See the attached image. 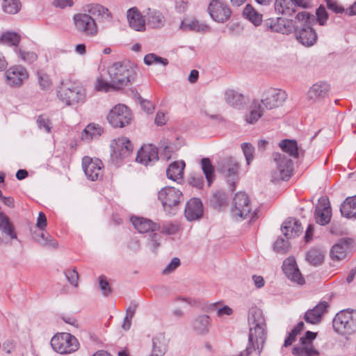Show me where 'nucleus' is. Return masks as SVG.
I'll return each mask as SVG.
<instances>
[{
	"label": "nucleus",
	"instance_id": "nucleus-15",
	"mask_svg": "<svg viewBox=\"0 0 356 356\" xmlns=\"http://www.w3.org/2000/svg\"><path fill=\"white\" fill-rule=\"evenodd\" d=\"M207 10L211 18L218 23L227 22L232 15L230 8L225 1H210Z\"/></svg>",
	"mask_w": 356,
	"mask_h": 356
},
{
	"label": "nucleus",
	"instance_id": "nucleus-29",
	"mask_svg": "<svg viewBox=\"0 0 356 356\" xmlns=\"http://www.w3.org/2000/svg\"><path fill=\"white\" fill-rule=\"evenodd\" d=\"M127 17L131 29L136 31L145 30V20L137 8H131L129 9Z\"/></svg>",
	"mask_w": 356,
	"mask_h": 356
},
{
	"label": "nucleus",
	"instance_id": "nucleus-24",
	"mask_svg": "<svg viewBox=\"0 0 356 356\" xmlns=\"http://www.w3.org/2000/svg\"><path fill=\"white\" fill-rule=\"evenodd\" d=\"M353 242V240L349 238H341L339 243L332 246L330 250L332 259L337 261L343 259L351 248Z\"/></svg>",
	"mask_w": 356,
	"mask_h": 356
},
{
	"label": "nucleus",
	"instance_id": "nucleus-10",
	"mask_svg": "<svg viewBox=\"0 0 356 356\" xmlns=\"http://www.w3.org/2000/svg\"><path fill=\"white\" fill-rule=\"evenodd\" d=\"M73 22L75 29L81 34L88 37H95L98 34L99 29L95 19L86 12L75 14Z\"/></svg>",
	"mask_w": 356,
	"mask_h": 356
},
{
	"label": "nucleus",
	"instance_id": "nucleus-49",
	"mask_svg": "<svg viewBox=\"0 0 356 356\" xmlns=\"http://www.w3.org/2000/svg\"><path fill=\"white\" fill-rule=\"evenodd\" d=\"M19 57L25 63H32L38 58V56L33 51H26L22 49H16Z\"/></svg>",
	"mask_w": 356,
	"mask_h": 356
},
{
	"label": "nucleus",
	"instance_id": "nucleus-12",
	"mask_svg": "<svg viewBox=\"0 0 356 356\" xmlns=\"http://www.w3.org/2000/svg\"><path fill=\"white\" fill-rule=\"evenodd\" d=\"M286 93L280 89L270 88L265 90L259 99L266 110H273L284 104Z\"/></svg>",
	"mask_w": 356,
	"mask_h": 356
},
{
	"label": "nucleus",
	"instance_id": "nucleus-36",
	"mask_svg": "<svg viewBox=\"0 0 356 356\" xmlns=\"http://www.w3.org/2000/svg\"><path fill=\"white\" fill-rule=\"evenodd\" d=\"M103 133V129L99 124L90 123L83 129L81 133V140L85 142L98 138Z\"/></svg>",
	"mask_w": 356,
	"mask_h": 356
},
{
	"label": "nucleus",
	"instance_id": "nucleus-18",
	"mask_svg": "<svg viewBox=\"0 0 356 356\" xmlns=\"http://www.w3.org/2000/svg\"><path fill=\"white\" fill-rule=\"evenodd\" d=\"M282 270L291 281L300 285L305 283V279L302 276L293 257H289L284 261Z\"/></svg>",
	"mask_w": 356,
	"mask_h": 356
},
{
	"label": "nucleus",
	"instance_id": "nucleus-1",
	"mask_svg": "<svg viewBox=\"0 0 356 356\" xmlns=\"http://www.w3.org/2000/svg\"><path fill=\"white\" fill-rule=\"evenodd\" d=\"M306 1H275V10L278 14L291 16L297 13L295 19L283 18L282 34L289 35L296 33L299 29L300 22L309 18V14L307 11H298L300 7H305Z\"/></svg>",
	"mask_w": 356,
	"mask_h": 356
},
{
	"label": "nucleus",
	"instance_id": "nucleus-11",
	"mask_svg": "<svg viewBox=\"0 0 356 356\" xmlns=\"http://www.w3.org/2000/svg\"><path fill=\"white\" fill-rule=\"evenodd\" d=\"M111 147L113 149L111 161L116 166L119 165L124 159L128 157L133 150L131 142L125 137L114 140Z\"/></svg>",
	"mask_w": 356,
	"mask_h": 356
},
{
	"label": "nucleus",
	"instance_id": "nucleus-40",
	"mask_svg": "<svg viewBox=\"0 0 356 356\" xmlns=\"http://www.w3.org/2000/svg\"><path fill=\"white\" fill-rule=\"evenodd\" d=\"M210 320L207 315L199 316L193 322L194 330L200 334L208 332Z\"/></svg>",
	"mask_w": 356,
	"mask_h": 356
},
{
	"label": "nucleus",
	"instance_id": "nucleus-43",
	"mask_svg": "<svg viewBox=\"0 0 356 356\" xmlns=\"http://www.w3.org/2000/svg\"><path fill=\"white\" fill-rule=\"evenodd\" d=\"M323 254L319 249H311L306 256V259L309 264L313 266L320 265L323 260Z\"/></svg>",
	"mask_w": 356,
	"mask_h": 356
},
{
	"label": "nucleus",
	"instance_id": "nucleus-53",
	"mask_svg": "<svg viewBox=\"0 0 356 356\" xmlns=\"http://www.w3.org/2000/svg\"><path fill=\"white\" fill-rule=\"evenodd\" d=\"M37 124L40 129H44L47 133L51 132V123L47 118L39 115L37 118Z\"/></svg>",
	"mask_w": 356,
	"mask_h": 356
},
{
	"label": "nucleus",
	"instance_id": "nucleus-50",
	"mask_svg": "<svg viewBox=\"0 0 356 356\" xmlns=\"http://www.w3.org/2000/svg\"><path fill=\"white\" fill-rule=\"evenodd\" d=\"M38 242L42 246L56 248L58 243L50 236L41 233L39 235V238L37 239Z\"/></svg>",
	"mask_w": 356,
	"mask_h": 356
},
{
	"label": "nucleus",
	"instance_id": "nucleus-45",
	"mask_svg": "<svg viewBox=\"0 0 356 356\" xmlns=\"http://www.w3.org/2000/svg\"><path fill=\"white\" fill-rule=\"evenodd\" d=\"M95 88L97 90L100 92H108L110 90H118V88H115V87L113 85V82L107 81L104 80L102 77H99L97 79Z\"/></svg>",
	"mask_w": 356,
	"mask_h": 356
},
{
	"label": "nucleus",
	"instance_id": "nucleus-62",
	"mask_svg": "<svg viewBox=\"0 0 356 356\" xmlns=\"http://www.w3.org/2000/svg\"><path fill=\"white\" fill-rule=\"evenodd\" d=\"M36 225L41 230L45 229L47 227V218L43 212L39 213Z\"/></svg>",
	"mask_w": 356,
	"mask_h": 356
},
{
	"label": "nucleus",
	"instance_id": "nucleus-21",
	"mask_svg": "<svg viewBox=\"0 0 356 356\" xmlns=\"http://www.w3.org/2000/svg\"><path fill=\"white\" fill-rule=\"evenodd\" d=\"M328 303L325 300L321 301L313 309L307 310L304 315V320L310 324H318L321 321L322 316L327 312Z\"/></svg>",
	"mask_w": 356,
	"mask_h": 356
},
{
	"label": "nucleus",
	"instance_id": "nucleus-31",
	"mask_svg": "<svg viewBox=\"0 0 356 356\" xmlns=\"http://www.w3.org/2000/svg\"><path fill=\"white\" fill-rule=\"evenodd\" d=\"M179 29L184 31H195L197 33H207L211 31V27L204 22L196 19L182 20Z\"/></svg>",
	"mask_w": 356,
	"mask_h": 356
},
{
	"label": "nucleus",
	"instance_id": "nucleus-13",
	"mask_svg": "<svg viewBox=\"0 0 356 356\" xmlns=\"http://www.w3.org/2000/svg\"><path fill=\"white\" fill-rule=\"evenodd\" d=\"M107 119L113 127H123L130 123L131 113L125 105L118 104L111 110Z\"/></svg>",
	"mask_w": 356,
	"mask_h": 356
},
{
	"label": "nucleus",
	"instance_id": "nucleus-5",
	"mask_svg": "<svg viewBox=\"0 0 356 356\" xmlns=\"http://www.w3.org/2000/svg\"><path fill=\"white\" fill-rule=\"evenodd\" d=\"M50 343L53 350L62 355L71 354L79 348L77 339L68 332L56 334L51 338Z\"/></svg>",
	"mask_w": 356,
	"mask_h": 356
},
{
	"label": "nucleus",
	"instance_id": "nucleus-37",
	"mask_svg": "<svg viewBox=\"0 0 356 356\" xmlns=\"http://www.w3.org/2000/svg\"><path fill=\"white\" fill-rule=\"evenodd\" d=\"M296 356H316L318 352L314 348L313 344L300 341L292 350Z\"/></svg>",
	"mask_w": 356,
	"mask_h": 356
},
{
	"label": "nucleus",
	"instance_id": "nucleus-51",
	"mask_svg": "<svg viewBox=\"0 0 356 356\" xmlns=\"http://www.w3.org/2000/svg\"><path fill=\"white\" fill-rule=\"evenodd\" d=\"M241 148L243 149L244 156L246 159V162L248 165H250V162L252 161L254 158V147L248 143H244L241 145Z\"/></svg>",
	"mask_w": 356,
	"mask_h": 356
},
{
	"label": "nucleus",
	"instance_id": "nucleus-33",
	"mask_svg": "<svg viewBox=\"0 0 356 356\" xmlns=\"http://www.w3.org/2000/svg\"><path fill=\"white\" fill-rule=\"evenodd\" d=\"M340 212L346 218L356 219V195L346 198L340 206Z\"/></svg>",
	"mask_w": 356,
	"mask_h": 356
},
{
	"label": "nucleus",
	"instance_id": "nucleus-4",
	"mask_svg": "<svg viewBox=\"0 0 356 356\" xmlns=\"http://www.w3.org/2000/svg\"><path fill=\"white\" fill-rule=\"evenodd\" d=\"M58 97L67 106L82 104L86 99V90L79 83H67L60 88Z\"/></svg>",
	"mask_w": 356,
	"mask_h": 356
},
{
	"label": "nucleus",
	"instance_id": "nucleus-55",
	"mask_svg": "<svg viewBox=\"0 0 356 356\" xmlns=\"http://www.w3.org/2000/svg\"><path fill=\"white\" fill-rule=\"evenodd\" d=\"M65 275L71 285L75 287L78 286L79 274L75 269H67L65 271Z\"/></svg>",
	"mask_w": 356,
	"mask_h": 356
},
{
	"label": "nucleus",
	"instance_id": "nucleus-56",
	"mask_svg": "<svg viewBox=\"0 0 356 356\" xmlns=\"http://www.w3.org/2000/svg\"><path fill=\"white\" fill-rule=\"evenodd\" d=\"M273 248L278 253H285L289 248V243L283 238H278L275 242Z\"/></svg>",
	"mask_w": 356,
	"mask_h": 356
},
{
	"label": "nucleus",
	"instance_id": "nucleus-30",
	"mask_svg": "<svg viewBox=\"0 0 356 356\" xmlns=\"http://www.w3.org/2000/svg\"><path fill=\"white\" fill-rule=\"evenodd\" d=\"M225 101L229 106L237 109H242L246 104L245 96L232 89L225 90Z\"/></svg>",
	"mask_w": 356,
	"mask_h": 356
},
{
	"label": "nucleus",
	"instance_id": "nucleus-14",
	"mask_svg": "<svg viewBox=\"0 0 356 356\" xmlns=\"http://www.w3.org/2000/svg\"><path fill=\"white\" fill-rule=\"evenodd\" d=\"M297 40L302 45L311 47L314 45L317 39L315 30L311 26L309 17L299 24V29L296 31Z\"/></svg>",
	"mask_w": 356,
	"mask_h": 356
},
{
	"label": "nucleus",
	"instance_id": "nucleus-60",
	"mask_svg": "<svg viewBox=\"0 0 356 356\" xmlns=\"http://www.w3.org/2000/svg\"><path fill=\"white\" fill-rule=\"evenodd\" d=\"M282 22L283 18L277 17L275 20H273L270 22L269 28L273 32L282 33Z\"/></svg>",
	"mask_w": 356,
	"mask_h": 356
},
{
	"label": "nucleus",
	"instance_id": "nucleus-39",
	"mask_svg": "<svg viewBox=\"0 0 356 356\" xmlns=\"http://www.w3.org/2000/svg\"><path fill=\"white\" fill-rule=\"evenodd\" d=\"M166 345L163 334H159L152 339V352L150 356H163Z\"/></svg>",
	"mask_w": 356,
	"mask_h": 356
},
{
	"label": "nucleus",
	"instance_id": "nucleus-34",
	"mask_svg": "<svg viewBox=\"0 0 356 356\" xmlns=\"http://www.w3.org/2000/svg\"><path fill=\"white\" fill-rule=\"evenodd\" d=\"M184 168L185 163L182 161L172 163L166 170L167 177L172 181H178L183 177Z\"/></svg>",
	"mask_w": 356,
	"mask_h": 356
},
{
	"label": "nucleus",
	"instance_id": "nucleus-9",
	"mask_svg": "<svg viewBox=\"0 0 356 356\" xmlns=\"http://www.w3.org/2000/svg\"><path fill=\"white\" fill-rule=\"evenodd\" d=\"M158 198L161 202L165 212L168 214H174L173 209L183 201L182 193L174 187L167 186L163 188L158 193Z\"/></svg>",
	"mask_w": 356,
	"mask_h": 356
},
{
	"label": "nucleus",
	"instance_id": "nucleus-63",
	"mask_svg": "<svg viewBox=\"0 0 356 356\" xmlns=\"http://www.w3.org/2000/svg\"><path fill=\"white\" fill-rule=\"evenodd\" d=\"M316 333L311 331H307L305 335L300 339V341L312 344V341L316 338Z\"/></svg>",
	"mask_w": 356,
	"mask_h": 356
},
{
	"label": "nucleus",
	"instance_id": "nucleus-47",
	"mask_svg": "<svg viewBox=\"0 0 356 356\" xmlns=\"http://www.w3.org/2000/svg\"><path fill=\"white\" fill-rule=\"evenodd\" d=\"M22 8L21 1H3V10L10 15L17 13Z\"/></svg>",
	"mask_w": 356,
	"mask_h": 356
},
{
	"label": "nucleus",
	"instance_id": "nucleus-54",
	"mask_svg": "<svg viewBox=\"0 0 356 356\" xmlns=\"http://www.w3.org/2000/svg\"><path fill=\"white\" fill-rule=\"evenodd\" d=\"M161 232L168 235H173L178 232L179 225L175 223L168 222L163 224L161 227Z\"/></svg>",
	"mask_w": 356,
	"mask_h": 356
},
{
	"label": "nucleus",
	"instance_id": "nucleus-41",
	"mask_svg": "<svg viewBox=\"0 0 356 356\" xmlns=\"http://www.w3.org/2000/svg\"><path fill=\"white\" fill-rule=\"evenodd\" d=\"M202 171L207 179L208 186H210L215 179L214 169L208 158H204L201 161Z\"/></svg>",
	"mask_w": 356,
	"mask_h": 356
},
{
	"label": "nucleus",
	"instance_id": "nucleus-25",
	"mask_svg": "<svg viewBox=\"0 0 356 356\" xmlns=\"http://www.w3.org/2000/svg\"><path fill=\"white\" fill-rule=\"evenodd\" d=\"M265 110L266 108L259 99L252 100L245 116V121L249 124L256 123L263 116Z\"/></svg>",
	"mask_w": 356,
	"mask_h": 356
},
{
	"label": "nucleus",
	"instance_id": "nucleus-38",
	"mask_svg": "<svg viewBox=\"0 0 356 356\" xmlns=\"http://www.w3.org/2000/svg\"><path fill=\"white\" fill-rule=\"evenodd\" d=\"M243 17L255 26L262 22V15L257 12L250 4H247L243 10Z\"/></svg>",
	"mask_w": 356,
	"mask_h": 356
},
{
	"label": "nucleus",
	"instance_id": "nucleus-59",
	"mask_svg": "<svg viewBox=\"0 0 356 356\" xmlns=\"http://www.w3.org/2000/svg\"><path fill=\"white\" fill-rule=\"evenodd\" d=\"M180 265V260L177 257H174L171 261L163 270V274H170L177 268Z\"/></svg>",
	"mask_w": 356,
	"mask_h": 356
},
{
	"label": "nucleus",
	"instance_id": "nucleus-23",
	"mask_svg": "<svg viewBox=\"0 0 356 356\" xmlns=\"http://www.w3.org/2000/svg\"><path fill=\"white\" fill-rule=\"evenodd\" d=\"M184 215L188 221H194L202 218L203 205L197 198H192L186 203Z\"/></svg>",
	"mask_w": 356,
	"mask_h": 356
},
{
	"label": "nucleus",
	"instance_id": "nucleus-26",
	"mask_svg": "<svg viewBox=\"0 0 356 356\" xmlns=\"http://www.w3.org/2000/svg\"><path fill=\"white\" fill-rule=\"evenodd\" d=\"M239 170V165L238 162L232 159L229 158L226 161V164L222 168V172L227 177V181L230 185V190L234 191L235 190V182L238 179V172Z\"/></svg>",
	"mask_w": 356,
	"mask_h": 356
},
{
	"label": "nucleus",
	"instance_id": "nucleus-22",
	"mask_svg": "<svg viewBox=\"0 0 356 356\" xmlns=\"http://www.w3.org/2000/svg\"><path fill=\"white\" fill-rule=\"evenodd\" d=\"M29 76L26 70L21 66H14L6 72V78L9 85L19 86Z\"/></svg>",
	"mask_w": 356,
	"mask_h": 356
},
{
	"label": "nucleus",
	"instance_id": "nucleus-19",
	"mask_svg": "<svg viewBox=\"0 0 356 356\" xmlns=\"http://www.w3.org/2000/svg\"><path fill=\"white\" fill-rule=\"evenodd\" d=\"M89 15L99 22H109L112 20V15L108 8L99 3H90L85 8Z\"/></svg>",
	"mask_w": 356,
	"mask_h": 356
},
{
	"label": "nucleus",
	"instance_id": "nucleus-20",
	"mask_svg": "<svg viewBox=\"0 0 356 356\" xmlns=\"http://www.w3.org/2000/svg\"><path fill=\"white\" fill-rule=\"evenodd\" d=\"M314 217L316 222L321 225L328 224L331 219V207L328 199L321 198L316 205Z\"/></svg>",
	"mask_w": 356,
	"mask_h": 356
},
{
	"label": "nucleus",
	"instance_id": "nucleus-35",
	"mask_svg": "<svg viewBox=\"0 0 356 356\" xmlns=\"http://www.w3.org/2000/svg\"><path fill=\"white\" fill-rule=\"evenodd\" d=\"M146 17L147 24L153 29H159L165 25V17L158 10L148 8Z\"/></svg>",
	"mask_w": 356,
	"mask_h": 356
},
{
	"label": "nucleus",
	"instance_id": "nucleus-57",
	"mask_svg": "<svg viewBox=\"0 0 356 356\" xmlns=\"http://www.w3.org/2000/svg\"><path fill=\"white\" fill-rule=\"evenodd\" d=\"M188 183L193 187L202 188L204 184V178L201 175L194 174L189 177Z\"/></svg>",
	"mask_w": 356,
	"mask_h": 356
},
{
	"label": "nucleus",
	"instance_id": "nucleus-58",
	"mask_svg": "<svg viewBox=\"0 0 356 356\" xmlns=\"http://www.w3.org/2000/svg\"><path fill=\"white\" fill-rule=\"evenodd\" d=\"M99 289H101L102 294L104 296H107L111 293V289L109 286L108 281L106 280V277L103 275L99 277Z\"/></svg>",
	"mask_w": 356,
	"mask_h": 356
},
{
	"label": "nucleus",
	"instance_id": "nucleus-28",
	"mask_svg": "<svg viewBox=\"0 0 356 356\" xmlns=\"http://www.w3.org/2000/svg\"><path fill=\"white\" fill-rule=\"evenodd\" d=\"M281 231L286 238H291L299 236L302 232V227L298 220L289 218L282 223Z\"/></svg>",
	"mask_w": 356,
	"mask_h": 356
},
{
	"label": "nucleus",
	"instance_id": "nucleus-64",
	"mask_svg": "<svg viewBox=\"0 0 356 356\" xmlns=\"http://www.w3.org/2000/svg\"><path fill=\"white\" fill-rule=\"evenodd\" d=\"M298 335L297 333L293 332V330H291L289 333L288 337L284 340V346L287 347L291 346L293 342L295 341L296 336Z\"/></svg>",
	"mask_w": 356,
	"mask_h": 356
},
{
	"label": "nucleus",
	"instance_id": "nucleus-32",
	"mask_svg": "<svg viewBox=\"0 0 356 356\" xmlns=\"http://www.w3.org/2000/svg\"><path fill=\"white\" fill-rule=\"evenodd\" d=\"M279 146L283 152L293 158H298L304 153V151L298 147L295 140L284 139L280 142Z\"/></svg>",
	"mask_w": 356,
	"mask_h": 356
},
{
	"label": "nucleus",
	"instance_id": "nucleus-42",
	"mask_svg": "<svg viewBox=\"0 0 356 356\" xmlns=\"http://www.w3.org/2000/svg\"><path fill=\"white\" fill-rule=\"evenodd\" d=\"M211 312H216V314L219 318H223L225 316H231L234 310L228 305H223L222 303L218 302L211 304L209 306Z\"/></svg>",
	"mask_w": 356,
	"mask_h": 356
},
{
	"label": "nucleus",
	"instance_id": "nucleus-2",
	"mask_svg": "<svg viewBox=\"0 0 356 356\" xmlns=\"http://www.w3.org/2000/svg\"><path fill=\"white\" fill-rule=\"evenodd\" d=\"M109 79L119 90L132 84L137 76V67L128 60L117 61L107 68Z\"/></svg>",
	"mask_w": 356,
	"mask_h": 356
},
{
	"label": "nucleus",
	"instance_id": "nucleus-52",
	"mask_svg": "<svg viewBox=\"0 0 356 356\" xmlns=\"http://www.w3.org/2000/svg\"><path fill=\"white\" fill-rule=\"evenodd\" d=\"M317 22L321 26L326 24L328 19V13L325 10V8L323 6H320L316 11Z\"/></svg>",
	"mask_w": 356,
	"mask_h": 356
},
{
	"label": "nucleus",
	"instance_id": "nucleus-16",
	"mask_svg": "<svg viewBox=\"0 0 356 356\" xmlns=\"http://www.w3.org/2000/svg\"><path fill=\"white\" fill-rule=\"evenodd\" d=\"M82 166L86 176L90 180L96 181L102 177L103 163L99 159H92L89 156H84Z\"/></svg>",
	"mask_w": 356,
	"mask_h": 356
},
{
	"label": "nucleus",
	"instance_id": "nucleus-17",
	"mask_svg": "<svg viewBox=\"0 0 356 356\" xmlns=\"http://www.w3.org/2000/svg\"><path fill=\"white\" fill-rule=\"evenodd\" d=\"M157 148L152 144L145 145L138 151L136 160L145 165H152L159 160Z\"/></svg>",
	"mask_w": 356,
	"mask_h": 356
},
{
	"label": "nucleus",
	"instance_id": "nucleus-48",
	"mask_svg": "<svg viewBox=\"0 0 356 356\" xmlns=\"http://www.w3.org/2000/svg\"><path fill=\"white\" fill-rule=\"evenodd\" d=\"M144 63L147 65H151L154 63H160L163 66L168 64V60L166 58L156 56L154 54H148L144 57Z\"/></svg>",
	"mask_w": 356,
	"mask_h": 356
},
{
	"label": "nucleus",
	"instance_id": "nucleus-61",
	"mask_svg": "<svg viewBox=\"0 0 356 356\" xmlns=\"http://www.w3.org/2000/svg\"><path fill=\"white\" fill-rule=\"evenodd\" d=\"M327 6L329 10H332L335 13H342L345 11L344 8L338 5L337 1H326Z\"/></svg>",
	"mask_w": 356,
	"mask_h": 356
},
{
	"label": "nucleus",
	"instance_id": "nucleus-44",
	"mask_svg": "<svg viewBox=\"0 0 356 356\" xmlns=\"http://www.w3.org/2000/svg\"><path fill=\"white\" fill-rule=\"evenodd\" d=\"M21 37L17 33L15 32H5L1 36V41L2 43L6 44L7 45H13L17 46L19 41Z\"/></svg>",
	"mask_w": 356,
	"mask_h": 356
},
{
	"label": "nucleus",
	"instance_id": "nucleus-6",
	"mask_svg": "<svg viewBox=\"0 0 356 356\" xmlns=\"http://www.w3.org/2000/svg\"><path fill=\"white\" fill-rule=\"evenodd\" d=\"M234 207L232 209V215L237 220L251 218L252 220L256 213L252 211L248 195L240 192L235 195L233 201Z\"/></svg>",
	"mask_w": 356,
	"mask_h": 356
},
{
	"label": "nucleus",
	"instance_id": "nucleus-46",
	"mask_svg": "<svg viewBox=\"0 0 356 356\" xmlns=\"http://www.w3.org/2000/svg\"><path fill=\"white\" fill-rule=\"evenodd\" d=\"M37 77L39 86L42 90H47L51 88L52 81L47 73L42 71L38 72Z\"/></svg>",
	"mask_w": 356,
	"mask_h": 356
},
{
	"label": "nucleus",
	"instance_id": "nucleus-8",
	"mask_svg": "<svg viewBox=\"0 0 356 356\" xmlns=\"http://www.w3.org/2000/svg\"><path fill=\"white\" fill-rule=\"evenodd\" d=\"M273 158L276 163V170L272 173V181L288 180L293 172V163L292 160L285 154L279 152L274 153Z\"/></svg>",
	"mask_w": 356,
	"mask_h": 356
},
{
	"label": "nucleus",
	"instance_id": "nucleus-7",
	"mask_svg": "<svg viewBox=\"0 0 356 356\" xmlns=\"http://www.w3.org/2000/svg\"><path fill=\"white\" fill-rule=\"evenodd\" d=\"M333 327L336 332L344 334L356 330V310H342L333 319Z\"/></svg>",
	"mask_w": 356,
	"mask_h": 356
},
{
	"label": "nucleus",
	"instance_id": "nucleus-3",
	"mask_svg": "<svg viewBox=\"0 0 356 356\" xmlns=\"http://www.w3.org/2000/svg\"><path fill=\"white\" fill-rule=\"evenodd\" d=\"M131 221L134 228L140 233H149L147 241V246L156 252L161 245V236L159 234L155 233L160 229V225L151 220L142 217H132Z\"/></svg>",
	"mask_w": 356,
	"mask_h": 356
},
{
	"label": "nucleus",
	"instance_id": "nucleus-27",
	"mask_svg": "<svg viewBox=\"0 0 356 356\" xmlns=\"http://www.w3.org/2000/svg\"><path fill=\"white\" fill-rule=\"evenodd\" d=\"M329 90L330 86L326 82H317L309 89L307 99L313 102L320 101L327 95Z\"/></svg>",
	"mask_w": 356,
	"mask_h": 356
}]
</instances>
